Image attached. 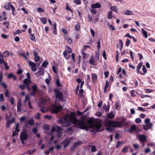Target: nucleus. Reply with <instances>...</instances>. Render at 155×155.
<instances>
[{"mask_svg": "<svg viewBox=\"0 0 155 155\" xmlns=\"http://www.w3.org/2000/svg\"><path fill=\"white\" fill-rule=\"evenodd\" d=\"M70 121L65 120L64 122L62 123L63 127H67L70 125L71 122L74 124H77L80 126L79 128L81 129L87 130L89 128L94 129V132H101L103 130L102 126V120L100 119L94 120L90 119L87 120V126L85 123V119L82 118L81 120H78L75 117L74 114L72 113L69 117Z\"/></svg>", "mask_w": 155, "mask_h": 155, "instance_id": "1", "label": "nucleus"}, {"mask_svg": "<svg viewBox=\"0 0 155 155\" xmlns=\"http://www.w3.org/2000/svg\"><path fill=\"white\" fill-rule=\"evenodd\" d=\"M104 123L107 127V130L109 131H111L113 130V129L110 127H120L121 126V123L118 121L115 122L106 120L104 121Z\"/></svg>", "mask_w": 155, "mask_h": 155, "instance_id": "2", "label": "nucleus"}, {"mask_svg": "<svg viewBox=\"0 0 155 155\" xmlns=\"http://www.w3.org/2000/svg\"><path fill=\"white\" fill-rule=\"evenodd\" d=\"M62 107L61 106H56L54 105H52L50 108L52 113H58L62 109Z\"/></svg>", "mask_w": 155, "mask_h": 155, "instance_id": "3", "label": "nucleus"}, {"mask_svg": "<svg viewBox=\"0 0 155 155\" xmlns=\"http://www.w3.org/2000/svg\"><path fill=\"white\" fill-rule=\"evenodd\" d=\"M27 131L24 129L20 133V137L21 140H26L28 137V135L27 134Z\"/></svg>", "mask_w": 155, "mask_h": 155, "instance_id": "4", "label": "nucleus"}, {"mask_svg": "<svg viewBox=\"0 0 155 155\" xmlns=\"http://www.w3.org/2000/svg\"><path fill=\"white\" fill-rule=\"evenodd\" d=\"M15 121V119L14 117H13L11 120H7L6 127L7 128L9 127L10 126V124L14 123Z\"/></svg>", "mask_w": 155, "mask_h": 155, "instance_id": "5", "label": "nucleus"}, {"mask_svg": "<svg viewBox=\"0 0 155 155\" xmlns=\"http://www.w3.org/2000/svg\"><path fill=\"white\" fill-rule=\"evenodd\" d=\"M138 137L139 139V141H140L141 143H144L147 140V137L144 135H138Z\"/></svg>", "mask_w": 155, "mask_h": 155, "instance_id": "6", "label": "nucleus"}, {"mask_svg": "<svg viewBox=\"0 0 155 155\" xmlns=\"http://www.w3.org/2000/svg\"><path fill=\"white\" fill-rule=\"evenodd\" d=\"M27 75V78L25 79L23 81V83H26V82H31V77L30 74L29 73H27L26 74Z\"/></svg>", "mask_w": 155, "mask_h": 155, "instance_id": "7", "label": "nucleus"}, {"mask_svg": "<svg viewBox=\"0 0 155 155\" xmlns=\"http://www.w3.org/2000/svg\"><path fill=\"white\" fill-rule=\"evenodd\" d=\"M153 126L152 123H150L149 124H146V125H143V128L145 130H147L148 129H150L152 128Z\"/></svg>", "mask_w": 155, "mask_h": 155, "instance_id": "8", "label": "nucleus"}, {"mask_svg": "<svg viewBox=\"0 0 155 155\" xmlns=\"http://www.w3.org/2000/svg\"><path fill=\"white\" fill-rule=\"evenodd\" d=\"M81 143L82 142L80 140L78 141L77 142L74 143L73 146L71 147V149H74L77 147L81 145Z\"/></svg>", "mask_w": 155, "mask_h": 155, "instance_id": "9", "label": "nucleus"}, {"mask_svg": "<svg viewBox=\"0 0 155 155\" xmlns=\"http://www.w3.org/2000/svg\"><path fill=\"white\" fill-rule=\"evenodd\" d=\"M101 5L99 3H97L95 4H93L91 5V8L92 9L96 8H100L101 7Z\"/></svg>", "mask_w": 155, "mask_h": 155, "instance_id": "10", "label": "nucleus"}, {"mask_svg": "<svg viewBox=\"0 0 155 155\" xmlns=\"http://www.w3.org/2000/svg\"><path fill=\"white\" fill-rule=\"evenodd\" d=\"M70 142L71 140L70 139H67L65 140L62 142V143H64V148H65L67 147Z\"/></svg>", "mask_w": 155, "mask_h": 155, "instance_id": "11", "label": "nucleus"}, {"mask_svg": "<svg viewBox=\"0 0 155 155\" xmlns=\"http://www.w3.org/2000/svg\"><path fill=\"white\" fill-rule=\"evenodd\" d=\"M56 97L57 98L61 100L63 97L62 93L60 91H58L56 93Z\"/></svg>", "mask_w": 155, "mask_h": 155, "instance_id": "12", "label": "nucleus"}, {"mask_svg": "<svg viewBox=\"0 0 155 155\" xmlns=\"http://www.w3.org/2000/svg\"><path fill=\"white\" fill-rule=\"evenodd\" d=\"M44 73V70L40 68L39 69V71L35 74H37L38 76L43 75Z\"/></svg>", "mask_w": 155, "mask_h": 155, "instance_id": "13", "label": "nucleus"}, {"mask_svg": "<svg viewBox=\"0 0 155 155\" xmlns=\"http://www.w3.org/2000/svg\"><path fill=\"white\" fill-rule=\"evenodd\" d=\"M21 100H18V102L17 105V111L18 112H19L20 111L21 109Z\"/></svg>", "mask_w": 155, "mask_h": 155, "instance_id": "14", "label": "nucleus"}, {"mask_svg": "<svg viewBox=\"0 0 155 155\" xmlns=\"http://www.w3.org/2000/svg\"><path fill=\"white\" fill-rule=\"evenodd\" d=\"M63 55L64 58L66 59H68L70 58V55L68 54L65 51H64L63 53Z\"/></svg>", "mask_w": 155, "mask_h": 155, "instance_id": "15", "label": "nucleus"}, {"mask_svg": "<svg viewBox=\"0 0 155 155\" xmlns=\"http://www.w3.org/2000/svg\"><path fill=\"white\" fill-rule=\"evenodd\" d=\"M136 126L135 125H132L130 127V130L128 131L130 132V133H132L131 131H134L136 130Z\"/></svg>", "mask_w": 155, "mask_h": 155, "instance_id": "16", "label": "nucleus"}, {"mask_svg": "<svg viewBox=\"0 0 155 155\" xmlns=\"http://www.w3.org/2000/svg\"><path fill=\"white\" fill-rule=\"evenodd\" d=\"M92 80L93 83L95 82L97 78V75L95 74H92Z\"/></svg>", "mask_w": 155, "mask_h": 155, "instance_id": "17", "label": "nucleus"}, {"mask_svg": "<svg viewBox=\"0 0 155 155\" xmlns=\"http://www.w3.org/2000/svg\"><path fill=\"white\" fill-rule=\"evenodd\" d=\"M110 9L116 12H117L118 9V8H117V6H111L110 7Z\"/></svg>", "mask_w": 155, "mask_h": 155, "instance_id": "18", "label": "nucleus"}, {"mask_svg": "<svg viewBox=\"0 0 155 155\" xmlns=\"http://www.w3.org/2000/svg\"><path fill=\"white\" fill-rule=\"evenodd\" d=\"M11 5H12L9 2L6 3L5 8L7 10H9L10 9V6H11Z\"/></svg>", "mask_w": 155, "mask_h": 155, "instance_id": "19", "label": "nucleus"}, {"mask_svg": "<svg viewBox=\"0 0 155 155\" xmlns=\"http://www.w3.org/2000/svg\"><path fill=\"white\" fill-rule=\"evenodd\" d=\"M143 64V63L142 62H141L139 63L138 65H137V72L138 73H139V70L140 68H141L142 65Z\"/></svg>", "mask_w": 155, "mask_h": 155, "instance_id": "20", "label": "nucleus"}, {"mask_svg": "<svg viewBox=\"0 0 155 155\" xmlns=\"http://www.w3.org/2000/svg\"><path fill=\"white\" fill-rule=\"evenodd\" d=\"M124 14L126 15H133V12L129 10H127V11L125 12Z\"/></svg>", "mask_w": 155, "mask_h": 155, "instance_id": "21", "label": "nucleus"}, {"mask_svg": "<svg viewBox=\"0 0 155 155\" xmlns=\"http://www.w3.org/2000/svg\"><path fill=\"white\" fill-rule=\"evenodd\" d=\"M112 12L111 11H110L108 12V14L107 15V19H111L112 18Z\"/></svg>", "mask_w": 155, "mask_h": 155, "instance_id": "22", "label": "nucleus"}, {"mask_svg": "<svg viewBox=\"0 0 155 155\" xmlns=\"http://www.w3.org/2000/svg\"><path fill=\"white\" fill-rule=\"evenodd\" d=\"M141 31L145 37L147 38V31H145L143 28L141 29Z\"/></svg>", "mask_w": 155, "mask_h": 155, "instance_id": "23", "label": "nucleus"}, {"mask_svg": "<svg viewBox=\"0 0 155 155\" xmlns=\"http://www.w3.org/2000/svg\"><path fill=\"white\" fill-rule=\"evenodd\" d=\"M6 55H5V57H8L10 55H12V56H13V54L11 53H10L8 51H5L3 54H6Z\"/></svg>", "mask_w": 155, "mask_h": 155, "instance_id": "24", "label": "nucleus"}, {"mask_svg": "<svg viewBox=\"0 0 155 155\" xmlns=\"http://www.w3.org/2000/svg\"><path fill=\"white\" fill-rule=\"evenodd\" d=\"M89 63L92 65H94V57H91V59L89 61Z\"/></svg>", "mask_w": 155, "mask_h": 155, "instance_id": "25", "label": "nucleus"}, {"mask_svg": "<svg viewBox=\"0 0 155 155\" xmlns=\"http://www.w3.org/2000/svg\"><path fill=\"white\" fill-rule=\"evenodd\" d=\"M109 85V83L107 81L106 82L105 86L104 87V93H106V91L107 88L108 87Z\"/></svg>", "mask_w": 155, "mask_h": 155, "instance_id": "26", "label": "nucleus"}, {"mask_svg": "<svg viewBox=\"0 0 155 155\" xmlns=\"http://www.w3.org/2000/svg\"><path fill=\"white\" fill-rule=\"evenodd\" d=\"M91 150L92 152H95L96 150V149L95 146L94 145L91 146Z\"/></svg>", "mask_w": 155, "mask_h": 155, "instance_id": "27", "label": "nucleus"}, {"mask_svg": "<svg viewBox=\"0 0 155 155\" xmlns=\"http://www.w3.org/2000/svg\"><path fill=\"white\" fill-rule=\"evenodd\" d=\"M49 126L48 124H45L43 126V129L46 130H48L49 129Z\"/></svg>", "mask_w": 155, "mask_h": 155, "instance_id": "28", "label": "nucleus"}, {"mask_svg": "<svg viewBox=\"0 0 155 155\" xmlns=\"http://www.w3.org/2000/svg\"><path fill=\"white\" fill-rule=\"evenodd\" d=\"M107 25L108 26V27L111 29L112 30H115V28L112 25H110L109 23H108L107 24Z\"/></svg>", "mask_w": 155, "mask_h": 155, "instance_id": "29", "label": "nucleus"}, {"mask_svg": "<svg viewBox=\"0 0 155 155\" xmlns=\"http://www.w3.org/2000/svg\"><path fill=\"white\" fill-rule=\"evenodd\" d=\"M19 124L18 123L16 124L15 128V131L19 132L20 131V130L19 129Z\"/></svg>", "mask_w": 155, "mask_h": 155, "instance_id": "30", "label": "nucleus"}, {"mask_svg": "<svg viewBox=\"0 0 155 155\" xmlns=\"http://www.w3.org/2000/svg\"><path fill=\"white\" fill-rule=\"evenodd\" d=\"M80 27V25L79 23H78L75 27V29L76 31H78Z\"/></svg>", "mask_w": 155, "mask_h": 155, "instance_id": "31", "label": "nucleus"}, {"mask_svg": "<svg viewBox=\"0 0 155 155\" xmlns=\"http://www.w3.org/2000/svg\"><path fill=\"white\" fill-rule=\"evenodd\" d=\"M26 87V85H25V84L22 85L20 84L19 85V88L22 90L25 89V88Z\"/></svg>", "mask_w": 155, "mask_h": 155, "instance_id": "32", "label": "nucleus"}, {"mask_svg": "<svg viewBox=\"0 0 155 155\" xmlns=\"http://www.w3.org/2000/svg\"><path fill=\"white\" fill-rule=\"evenodd\" d=\"M28 123L29 124L31 125H33L35 123V122L34 121V120L33 119H31L30 120L28 121Z\"/></svg>", "mask_w": 155, "mask_h": 155, "instance_id": "33", "label": "nucleus"}, {"mask_svg": "<svg viewBox=\"0 0 155 155\" xmlns=\"http://www.w3.org/2000/svg\"><path fill=\"white\" fill-rule=\"evenodd\" d=\"M48 62L46 61H44L43 62L42 64V66L43 67L45 68H46L47 67V66L48 64Z\"/></svg>", "mask_w": 155, "mask_h": 155, "instance_id": "34", "label": "nucleus"}, {"mask_svg": "<svg viewBox=\"0 0 155 155\" xmlns=\"http://www.w3.org/2000/svg\"><path fill=\"white\" fill-rule=\"evenodd\" d=\"M41 20L44 24H45L47 22V19L45 18H41Z\"/></svg>", "mask_w": 155, "mask_h": 155, "instance_id": "35", "label": "nucleus"}, {"mask_svg": "<svg viewBox=\"0 0 155 155\" xmlns=\"http://www.w3.org/2000/svg\"><path fill=\"white\" fill-rule=\"evenodd\" d=\"M56 84L58 87L62 86V85L61 84H60V81H59V80L58 79H56Z\"/></svg>", "mask_w": 155, "mask_h": 155, "instance_id": "36", "label": "nucleus"}, {"mask_svg": "<svg viewBox=\"0 0 155 155\" xmlns=\"http://www.w3.org/2000/svg\"><path fill=\"white\" fill-rule=\"evenodd\" d=\"M128 149V147L127 146H126L123 148L122 150V151L123 153H126L127 152Z\"/></svg>", "mask_w": 155, "mask_h": 155, "instance_id": "37", "label": "nucleus"}, {"mask_svg": "<svg viewBox=\"0 0 155 155\" xmlns=\"http://www.w3.org/2000/svg\"><path fill=\"white\" fill-rule=\"evenodd\" d=\"M31 83V82H26V83H24V84H25L26 85V87H27V89L29 91L30 90V88L29 87V86L30 85V84Z\"/></svg>", "mask_w": 155, "mask_h": 155, "instance_id": "38", "label": "nucleus"}, {"mask_svg": "<svg viewBox=\"0 0 155 155\" xmlns=\"http://www.w3.org/2000/svg\"><path fill=\"white\" fill-rule=\"evenodd\" d=\"M35 150L36 149H34L32 150H28V151L26 152V153L31 154L32 153L35 151Z\"/></svg>", "mask_w": 155, "mask_h": 155, "instance_id": "39", "label": "nucleus"}, {"mask_svg": "<svg viewBox=\"0 0 155 155\" xmlns=\"http://www.w3.org/2000/svg\"><path fill=\"white\" fill-rule=\"evenodd\" d=\"M66 9L67 10H69L71 11L72 13H73V11L71 9L70 7L68 6V4L67 3L66 5Z\"/></svg>", "mask_w": 155, "mask_h": 155, "instance_id": "40", "label": "nucleus"}, {"mask_svg": "<svg viewBox=\"0 0 155 155\" xmlns=\"http://www.w3.org/2000/svg\"><path fill=\"white\" fill-rule=\"evenodd\" d=\"M32 89H33V91L34 92H36L37 89L36 86L35 85H33L32 86Z\"/></svg>", "mask_w": 155, "mask_h": 155, "instance_id": "41", "label": "nucleus"}, {"mask_svg": "<svg viewBox=\"0 0 155 155\" xmlns=\"http://www.w3.org/2000/svg\"><path fill=\"white\" fill-rule=\"evenodd\" d=\"M40 114L39 113H38L35 116V118L37 119H39L40 118Z\"/></svg>", "mask_w": 155, "mask_h": 155, "instance_id": "42", "label": "nucleus"}, {"mask_svg": "<svg viewBox=\"0 0 155 155\" xmlns=\"http://www.w3.org/2000/svg\"><path fill=\"white\" fill-rule=\"evenodd\" d=\"M55 127L58 133L59 132V131H60L62 130L61 128L59 126H56Z\"/></svg>", "mask_w": 155, "mask_h": 155, "instance_id": "43", "label": "nucleus"}, {"mask_svg": "<svg viewBox=\"0 0 155 155\" xmlns=\"http://www.w3.org/2000/svg\"><path fill=\"white\" fill-rule=\"evenodd\" d=\"M66 49H67V51L70 53H72V51L71 49L69 47H67Z\"/></svg>", "mask_w": 155, "mask_h": 155, "instance_id": "44", "label": "nucleus"}, {"mask_svg": "<svg viewBox=\"0 0 155 155\" xmlns=\"http://www.w3.org/2000/svg\"><path fill=\"white\" fill-rule=\"evenodd\" d=\"M150 120L149 118H146L144 120V122L146 124H150Z\"/></svg>", "mask_w": 155, "mask_h": 155, "instance_id": "45", "label": "nucleus"}, {"mask_svg": "<svg viewBox=\"0 0 155 155\" xmlns=\"http://www.w3.org/2000/svg\"><path fill=\"white\" fill-rule=\"evenodd\" d=\"M4 96L2 94H0V101L1 102L2 101L4 100Z\"/></svg>", "mask_w": 155, "mask_h": 155, "instance_id": "46", "label": "nucleus"}, {"mask_svg": "<svg viewBox=\"0 0 155 155\" xmlns=\"http://www.w3.org/2000/svg\"><path fill=\"white\" fill-rule=\"evenodd\" d=\"M108 117L110 118H113L114 117V115L112 113H110L108 114Z\"/></svg>", "mask_w": 155, "mask_h": 155, "instance_id": "47", "label": "nucleus"}, {"mask_svg": "<svg viewBox=\"0 0 155 155\" xmlns=\"http://www.w3.org/2000/svg\"><path fill=\"white\" fill-rule=\"evenodd\" d=\"M74 3L78 4H80L81 3L80 0H74Z\"/></svg>", "mask_w": 155, "mask_h": 155, "instance_id": "48", "label": "nucleus"}, {"mask_svg": "<svg viewBox=\"0 0 155 155\" xmlns=\"http://www.w3.org/2000/svg\"><path fill=\"white\" fill-rule=\"evenodd\" d=\"M62 32L65 34H67L68 33L67 31L65 28H62L61 29Z\"/></svg>", "mask_w": 155, "mask_h": 155, "instance_id": "49", "label": "nucleus"}, {"mask_svg": "<svg viewBox=\"0 0 155 155\" xmlns=\"http://www.w3.org/2000/svg\"><path fill=\"white\" fill-rule=\"evenodd\" d=\"M30 38L32 40H34L35 39V37L34 36V35L32 34H30Z\"/></svg>", "mask_w": 155, "mask_h": 155, "instance_id": "50", "label": "nucleus"}, {"mask_svg": "<svg viewBox=\"0 0 155 155\" xmlns=\"http://www.w3.org/2000/svg\"><path fill=\"white\" fill-rule=\"evenodd\" d=\"M141 121V120L140 118H137L135 120V122L137 123H140Z\"/></svg>", "mask_w": 155, "mask_h": 155, "instance_id": "51", "label": "nucleus"}, {"mask_svg": "<svg viewBox=\"0 0 155 155\" xmlns=\"http://www.w3.org/2000/svg\"><path fill=\"white\" fill-rule=\"evenodd\" d=\"M81 53L83 56V58H84L86 56V54L84 52V49H83L81 51Z\"/></svg>", "mask_w": 155, "mask_h": 155, "instance_id": "52", "label": "nucleus"}, {"mask_svg": "<svg viewBox=\"0 0 155 155\" xmlns=\"http://www.w3.org/2000/svg\"><path fill=\"white\" fill-rule=\"evenodd\" d=\"M121 144V143L120 141H118L117 143L116 148H118L120 146Z\"/></svg>", "mask_w": 155, "mask_h": 155, "instance_id": "53", "label": "nucleus"}, {"mask_svg": "<svg viewBox=\"0 0 155 155\" xmlns=\"http://www.w3.org/2000/svg\"><path fill=\"white\" fill-rule=\"evenodd\" d=\"M73 60L74 62H75V54L74 53H72L71 54Z\"/></svg>", "mask_w": 155, "mask_h": 155, "instance_id": "54", "label": "nucleus"}, {"mask_svg": "<svg viewBox=\"0 0 155 155\" xmlns=\"http://www.w3.org/2000/svg\"><path fill=\"white\" fill-rule=\"evenodd\" d=\"M34 59L35 61H38L39 60L40 57L38 56H35Z\"/></svg>", "mask_w": 155, "mask_h": 155, "instance_id": "55", "label": "nucleus"}, {"mask_svg": "<svg viewBox=\"0 0 155 155\" xmlns=\"http://www.w3.org/2000/svg\"><path fill=\"white\" fill-rule=\"evenodd\" d=\"M28 105L29 106V108L30 109H32L33 108V107L31 105V101H28Z\"/></svg>", "mask_w": 155, "mask_h": 155, "instance_id": "56", "label": "nucleus"}, {"mask_svg": "<svg viewBox=\"0 0 155 155\" xmlns=\"http://www.w3.org/2000/svg\"><path fill=\"white\" fill-rule=\"evenodd\" d=\"M90 11L92 13L94 14H95L97 13V12L94 9H90Z\"/></svg>", "mask_w": 155, "mask_h": 155, "instance_id": "57", "label": "nucleus"}, {"mask_svg": "<svg viewBox=\"0 0 155 155\" xmlns=\"http://www.w3.org/2000/svg\"><path fill=\"white\" fill-rule=\"evenodd\" d=\"M130 41L129 39H127L126 43V45L128 47L130 45Z\"/></svg>", "mask_w": 155, "mask_h": 155, "instance_id": "58", "label": "nucleus"}, {"mask_svg": "<svg viewBox=\"0 0 155 155\" xmlns=\"http://www.w3.org/2000/svg\"><path fill=\"white\" fill-rule=\"evenodd\" d=\"M29 65L31 66V67L35 65H36V64L35 63L32 62H30L29 63Z\"/></svg>", "mask_w": 155, "mask_h": 155, "instance_id": "59", "label": "nucleus"}, {"mask_svg": "<svg viewBox=\"0 0 155 155\" xmlns=\"http://www.w3.org/2000/svg\"><path fill=\"white\" fill-rule=\"evenodd\" d=\"M150 148H145V153H147L150 152Z\"/></svg>", "mask_w": 155, "mask_h": 155, "instance_id": "60", "label": "nucleus"}, {"mask_svg": "<svg viewBox=\"0 0 155 155\" xmlns=\"http://www.w3.org/2000/svg\"><path fill=\"white\" fill-rule=\"evenodd\" d=\"M99 52H97L95 55L96 58L97 60H98L99 59Z\"/></svg>", "mask_w": 155, "mask_h": 155, "instance_id": "61", "label": "nucleus"}, {"mask_svg": "<svg viewBox=\"0 0 155 155\" xmlns=\"http://www.w3.org/2000/svg\"><path fill=\"white\" fill-rule=\"evenodd\" d=\"M10 101L11 102V103L12 104H13L14 103V101L13 98L12 97L10 99Z\"/></svg>", "mask_w": 155, "mask_h": 155, "instance_id": "62", "label": "nucleus"}, {"mask_svg": "<svg viewBox=\"0 0 155 155\" xmlns=\"http://www.w3.org/2000/svg\"><path fill=\"white\" fill-rule=\"evenodd\" d=\"M88 18L89 21H91L93 20L92 17L90 15H88Z\"/></svg>", "mask_w": 155, "mask_h": 155, "instance_id": "63", "label": "nucleus"}, {"mask_svg": "<svg viewBox=\"0 0 155 155\" xmlns=\"http://www.w3.org/2000/svg\"><path fill=\"white\" fill-rule=\"evenodd\" d=\"M142 70L144 73H146L147 72V69L145 65H143Z\"/></svg>", "mask_w": 155, "mask_h": 155, "instance_id": "64", "label": "nucleus"}]
</instances>
